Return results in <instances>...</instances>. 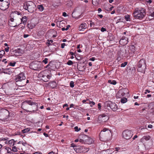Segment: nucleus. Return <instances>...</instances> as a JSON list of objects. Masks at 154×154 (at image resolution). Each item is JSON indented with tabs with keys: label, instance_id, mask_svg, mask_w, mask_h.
<instances>
[{
	"label": "nucleus",
	"instance_id": "9b49d317",
	"mask_svg": "<svg viewBox=\"0 0 154 154\" xmlns=\"http://www.w3.org/2000/svg\"><path fill=\"white\" fill-rule=\"evenodd\" d=\"M2 73L8 74H11L14 71V69L12 68H6L5 69L2 68Z\"/></svg>",
	"mask_w": 154,
	"mask_h": 154
},
{
	"label": "nucleus",
	"instance_id": "774afa93",
	"mask_svg": "<svg viewBox=\"0 0 154 154\" xmlns=\"http://www.w3.org/2000/svg\"><path fill=\"white\" fill-rule=\"evenodd\" d=\"M101 11H102L101 9L100 8H99L98 9V11L99 13L100 12H101Z\"/></svg>",
	"mask_w": 154,
	"mask_h": 154
},
{
	"label": "nucleus",
	"instance_id": "ea45409f",
	"mask_svg": "<svg viewBox=\"0 0 154 154\" xmlns=\"http://www.w3.org/2000/svg\"><path fill=\"white\" fill-rule=\"evenodd\" d=\"M16 63V62H14V63L10 62L9 63V65L10 66H14L15 65Z\"/></svg>",
	"mask_w": 154,
	"mask_h": 154
},
{
	"label": "nucleus",
	"instance_id": "39448f33",
	"mask_svg": "<svg viewBox=\"0 0 154 154\" xmlns=\"http://www.w3.org/2000/svg\"><path fill=\"white\" fill-rule=\"evenodd\" d=\"M10 4L9 0H0V9L5 10L8 8Z\"/></svg>",
	"mask_w": 154,
	"mask_h": 154
},
{
	"label": "nucleus",
	"instance_id": "9d476101",
	"mask_svg": "<svg viewBox=\"0 0 154 154\" xmlns=\"http://www.w3.org/2000/svg\"><path fill=\"white\" fill-rule=\"evenodd\" d=\"M107 106H109L113 111H116L118 109L117 106L115 103L110 101H107Z\"/></svg>",
	"mask_w": 154,
	"mask_h": 154
},
{
	"label": "nucleus",
	"instance_id": "a211bd4d",
	"mask_svg": "<svg viewBox=\"0 0 154 154\" xmlns=\"http://www.w3.org/2000/svg\"><path fill=\"white\" fill-rule=\"evenodd\" d=\"M85 138L86 137L87 138V139H86L85 140V142L86 143L90 144L93 142L94 140L92 139L89 137H87L86 136H85Z\"/></svg>",
	"mask_w": 154,
	"mask_h": 154
},
{
	"label": "nucleus",
	"instance_id": "4be33fe9",
	"mask_svg": "<svg viewBox=\"0 0 154 154\" xmlns=\"http://www.w3.org/2000/svg\"><path fill=\"white\" fill-rule=\"evenodd\" d=\"M130 50L134 53L136 51L135 47L133 45H131L129 47Z\"/></svg>",
	"mask_w": 154,
	"mask_h": 154
},
{
	"label": "nucleus",
	"instance_id": "c9c22d12",
	"mask_svg": "<svg viewBox=\"0 0 154 154\" xmlns=\"http://www.w3.org/2000/svg\"><path fill=\"white\" fill-rule=\"evenodd\" d=\"M92 2L93 5H97L98 4L96 0H92Z\"/></svg>",
	"mask_w": 154,
	"mask_h": 154
},
{
	"label": "nucleus",
	"instance_id": "8fccbe9b",
	"mask_svg": "<svg viewBox=\"0 0 154 154\" xmlns=\"http://www.w3.org/2000/svg\"><path fill=\"white\" fill-rule=\"evenodd\" d=\"M79 141L81 143H85L84 140L81 139L79 140Z\"/></svg>",
	"mask_w": 154,
	"mask_h": 154
},
{
	"label": "nucleus",
	"instance_id": "6e6d98bb",
	"mask_svg": "<svg viewBox=\"0 0 154 154\" xmlns=\"http://www.w3.org/2000/svg\"><path fill=\"white\" fill-rule=\"evenodd\" d=\"M145 91H146L145 92V94H146L147 93H149L150 92V91L149 90L147 89Z\"/></svg>",
	"mask_w": 154,
	"mask_h": 154
},
{
	"label": "nucleus",
	"instance_id": "69168bd1",
	"mask_svg": "<svg viewBox=\"0 0 154 154\" xmlns=\"http://www.w3.org/2000/svg\"><path fill=\"white\" fill-rule=\"evenodd\" d=\"M68 106V104H67V103H66V104H64L63 105V108H64V107H65V106H66V107H67V106Z\"/></svg>",
	"mask_w": 154,
	"mask_h": 154
},
{
	"label": "nucleus",
	"instance_id": "bf43d9fd",
	"mask_svg": "<svg viewBox=\"0 0 154 154\" xmlns=\"http://www.w3.org/2000/svg\"><path fill=\"white\" fill-rule=\"evenodd\" d=\"M137 135H135L134 136V137H133V140H134L137 137Z\"/></svg>",
	"mask_w": 154,
	"mask_h": 154
},
{
	"label": "nucleus",
	"instance_id": "338daca9",
	"mask_svg": "<svg viewBox=\"0 0 154 154\" xmlns=\"http://www.w3.org/2000/svg\"><path fill=\"white\" fill-rule=\"evenodd\" d=\"M74 106V105L73 103H72L70 105V106L69 108H72L73 107V106Z\"/></svg>",
	"mask_w": 154,
	"mask_h": 154
},
{
	"label": "nucleus",
	"instance_id": "0e129e2a",
	"mask_svg": "<svg viewBox=\"0 0 154 154\" xmlns=\"http://www.w3.org/2000/svg\"><path fill=\"white\" fill-rule=\"evenodd\" d=\"M33 154H42L40 152H38L34 153Z\"/></svg>",
	"mask_w": 154,
	"mask_h": 154
},
{
	"label": "nucleus",
	"instance_id": "f8f14e48",
	"mask_svg": "<svg viewBox=\"0 0 154 154\" xmlns=\"http://www.w3.org/2000/svg\"><path fill=\"white\" fill-rule=\"evenodd\" d=\"M129 93L128 90V89L126 88L120 90L118 93V95H119L120 97L124 96L125 94H128Z\"/></svg>",
	"mask_w": 154,
	"mask_h": 154
},
{
	"label": "nucleus",
	"instance_id": "a878e982",
	"mask_svg": "<svg viewBox=\"0 0 154 154\" xmlns=\"http://www.w3.org/2000/svg\"><path fill=\"white\" fill-rule=\"evenodd\" d=\"M37 8L41 12L43 11L44 9V7L42 5H38L37 6Z\"/></svg>",
	"mask_w": 154,
	"mask_h": 154
},
{
	"label": "nucleus",
	"instance_id": "a19ab883",
	"mask_svg": "<svg viewBox=\"0 0 154 154\" xmlns=\"http://www.w3.org/2000/svg\"><path fill=\"white\" fill-rule=\"evenodd\" d=\"M91 23L90 24V26L91 27H94L95 26V24L94 22H92L91 21H90Z\"/></svg>",
	"mask_w": 154,
	"mask_h": 154
},
{
	"label": "nucleus",
	"instance_id": "dca6fc26",
	"mask_svg": "<svg viewBox=\"0 0 154 154\" xmlns=\"http://www.w3.org/2000/svg\"><path fill=\"white\" fill-rule=\"evenodd\" d=\"M151 137L149 135L144 136L140 140V141L143 143H145L146 141L150 140Z\"/></svg>",
	"mask_w": 154,
	"mask_h": 154
},
{
	"label": "nucleus",
	"instance_id": "7c9ffc66",
	"mask_svg": "<svg viewBox=\"0 0 154 154\" xmlns=\"http://www.w3.org/2000/svg\"><path fill=\"white\" fill-rule=\"evenodd\" d=\"M125 19L127 21H130V16L128 15H126L125 16Z\"/></svg>",
	"mask_w": 154,
	"mask_h": 154
},
{
	"label": "nucleus",
	"instance_id": "2f4dec72",
	"mask_svg": "<svg viewBox=\"0 0 154 154\" xmlns=\"http://www.w3.org/2000/svg\"><path fill=\"white\" fill-rule=\"evenodd\" d=\"M74 129L75 131L78 132L81 130L80 128H79L78 126H75L74 127Z\"/></svg>",
	"mask_w": 154,
	"mask_h": 154
},
{
	"label": "nucleus",
	"instance_id": "5fc2aeb1",
	"mask_svg": "<svg viewBox=\"0 0 154 154\" xmlns=\"http://www.w3.org/2000/svg\"><path fill=\"white\" fill-rule=\"evenodd\" d=\"M95 60V58L94 57H92L89 60L94 61Z\"/></svg>",
	"mask_w": 154,
	"mask_h": 154
},
{
	"label": "nucleus",
	"instance_id": "c03bdc74",
	"mask_svg": "<svg viewBox=\"0 0 154 154\" xmlns=\"http://www.w3.org/2000/svg\"><path fill=\"white\" fill-rule=\"evenodd\" d=\"M9 47H7L5 49V50L6 52H8L9 51Z\"/></svg>",
	"mask_w": 154,
	"mask_h": 154
},
{
	"label": "nucleus",
	"instance_id": "ddd939ff",
	"mask_svg": "<svg viewBox=\"0 0 154 154\" xmlns=\"http://www.w3.org/2000/svg\"><path fill=\"white\" fill-rule=\"evenodd\" d=\"M14 54L17 56H21L24 53V51L20 48H18L15 50L14 51Z\"/></svg>",
	"mask_w": 154,
	"mask_h": 154
},
{
	"label": "nucleus",
	"instance_id": "4468645a",
	"mask_svg": "<svg viewBox=\"0 0 154 154\" xmlns=\"http://www.w3.org/2000/svg\"><path fill=\"white\" fill-rule=\"evenodd\" d=\"M26 103L28 104L29 105L31 106L32 105H35L37 107L38 106L37 104L35 102H32L31 100H26L22 104V106H23L24 105H25Z\"/></svg>",
	"mask_w": 154,
	"mask_h": 154
},
{
	"label": "nucleus",
	"instance_id": "680f3d73",
	"mask_svg": "<svg viewBox=\"0 0 154 154\" xmlns=\"http://www.w3.org/2000/svg\"><path fill=\"white\" fill-rule=\"evenodd\" d=\"M29 36V35L27 34H24L23 35V37L24 38H26L27 37Z\"/></svg>",
	"mask_w": 154,
	"mask_h": 154
},
{
	"label": "nucleus",
	"instance_id": "37998d69",
	"mask_svg": "<svg viewBox=\"0 0 154 154\" xmlns=\"http://www.w3.org/2000/svg\"><path fill=\"white\" fill-rule=\"evenodd\" d=\"M101 31L102 32H103L104 31H106V29L105 28H104L103 27H102L101 28Z\"/></svg>",
	"mask_w": 154,
	"mask_h": 154
},
{
	"label": "nucleus",
	"instance_id": "aec40b11",
	"mask_svg": "<svg viewBox=\"0 0 154 154\" xmlns=\"http://www.w3.org/2000/svg\"><path fill=\"white\" fill-rule=\"evenodd\" d=\"M27 20V18L26 16H24L21 19V22L24 25H26Z\"/></svg>",
	"mask_w": 154,
	"mask_h": 154
},
{
	"label": "nucleus",
	"instance_id": "052dcab7",
	"mask_svg": "<svg viewBox=\"0 0 154 154\" xmlns=\"http://www.w3.org/2000/svg\"><path fill=\"white\" fill-rule=\"evenodd\" d=\"M21 144L23 145L24 146H25L26 144V142H22Z\"/></svg>",
	"mask_w": 154,
	"mask_h": 154
},
{
	"label": "nucleus",
	"instance_id": "c756f323",
	"mask_svg": "<svg viewBox=\"0 0 154 154\" xmlns=\"http://www.w3.org/2000/svg\"><path fill=\"white\" fill-rule=\"evenodd\" d=\"M30 130V128H26L22 130L23 133H26L28 132Z\"/></svg>",
	"mask_w": 154,
	"mask_h": 154
},
{
	"label": "nucleus",
	"instance_id": "1a4fd4ad",
	"mask_svg": "<svg viewBox=\"0 0 154 154\" xmlns=\"http://www.w3.org/2000/svg\"><path fill=\"white\" fill-rule=\"evenodd\" d=\"M26 78L23 72H21L16 76L15 80L16 82L21 81L25 79Z\"/></svg>",
	"mask_w": 154,
	"mask_h": 154
},
{
	"label": "nucleus",
	"instance_id": "f704fd0d",
	"mask_svg": "<svg viewBox=\"0 0 154 154\" xmlns=\"http://www.w3.org/2000/svg\"><path fill=\"white\" fill-rule=\"evenodd\" d=\"M28 26L30 29H32L34 27V25H32L31 24H28Z\"/></svg>",
	"mask_w": 154,
	"mask_h": 154
},
{
	"label": "nucleus",
	"instance_id": "e433bc0d",
	"mask_svg": "<svg viewBox=\"0 0 154 154\" xmlns=\"http://www.w3.org/2000/svg\"><path fill=\"white\" fill-rule=\"evenodd\" d=\"M73 63L72 61L69 60L67 62V64L69 65H71L73 64Z\"/></svg>",
	"mask_w": 154,
	"mask_h": 154
},
{
	"label": "nucleus",
	"instance_id": "412c9836",
	"mask_svg": "<svg viewBox=\"0 0 154 154\" xmlns=\"http://www.w3.org/2000/svg\"><path fill=\"white\" fill-rule=\"evenodd\" d=\"M119 42L122 45H125L127 43L128 41L126 39H122L120 40Z\"/></svg>",
	"mask_w": 154,
	"mask_h": 154
},
{
	"label": "nucleus",
	"instance_id": "13d9d810",
	"mask_svg": "<svg viewBox=\"0 0 154 154\" xmlns=\"http://www.w3.org/2000/svg\"><path fill=\"white\" fill-rule=\"evenodd\" d=\"M66 30H67L69 29V28L70 27V26L69 25L66 26Z\"/></svg>",
	"mask_w": 154,
	"mask_h": 154
},
{
	"label": "nucleus",
	"instance_id": "49530a36",
	"mask_svg": "<svg viewBox=\"0 0 154 154\" xmlns=\"http://www.w3.org/2000/svg\"><path fill=\"white\" fill-rule=\"evenodd\" d=\"M120 149L119 147H116L115 148V150L116 151L118 152Z\"/></svg>",
	"mask_w": 154,
	"mask_h": 154
},
{
	"label": "nucleus",
	"instance_id": "f03ea898",
	"mask_svg": "<svg viewBox=\"0 0 154 154\" xmlns=\"http://www.w3.org/2000/svg\"><path fill=\"white\" fill-rule=\"evenodd\" d=\"M23 7L24 8L29 12L32 13L35 10L36 5L32 2H29L24 3Z\"/></svg>",
	"mask_w": 154,
	"mask_h": 154
},
{
	"label": "nucleus",
	"instance_id": "423d86ee",
	"mask_svg": "<svg viewBox=\"0 0 154 154\" xmlns=\"http://www.w3.org/2000/svg\"><path fill=\"white\" fill-rule=\"evenodd\" d=\"M133 135V133L131 130H126L123 131L122 133V137L125 139H130Z\"/></svg>",
	"mask_w": 154,
	"mask_h": 154
},
{
	"label": "nucleus",
	"instance_id": "5701e85b",
	"mask_svg": "<svg viewBox=\"0 0 154 154\" xmlns=\"http://www.w3.org/2000/svg\"><path fill=\"white\" fill-rule=\"evenodd\" d=\"M57 84L56 82H53L50 83V86L52 88H54L57 86Z\"/></svg>",
	"mask_w": 154,
	"mask_h": 154
},
{
	"label": "nucleus",
	"instance_id": "a18cd8bd",
	"mask_svg": "<svg viewBox=\"0 0 154 154\" xmlns=\"http://www.w3.org/2000/svg\"><path fill=\"white\" fill-rule=\"evenodd\" d=\"M66 45V44L65 43H63L61 45V48H64L65 45Z\"/></svg>",
	"mask_w": 154,
	"mask_h": 154
},
{
	"label": "nucleus",
	"instance_id": "bb28decb",
	"mask_svg": "<svg viewBox=\"0 0 154 154\" xmlns=\"http://www.w3.org/2000/svg\"><path fill=\"white\" fill-rule=\"evenodd\" d=\"M108 82L111 84L115 85L116 84V82L115 80H111L108 81Z\"/></svg>",
	"mask_w": 154,
	"mask_h": 154
},
{
	"label": "nucleus",
	"instance_id": "0eeeda50",
	"mask_svg": "<svg viewBox=\"0 0 154 154\" xmlns=\"http://www.w3.org/2000/svg\"><path fill=\"white\" fill-rule=\"evenodd\" d=\"M40 77H41L42 79L44 82H48L51 78V75L50 74H48L46 71L42 72L40 74Z\"/></svg>",
	"mask_w": 154,
	"mask_h": 154
},
{
	"label": "nucleus",
	"instance_id": "3c124183",
	"mask_svg": "<svg viewBox=\"0 0 154 154\" xmlns=\"http://www.w3.org/2000/svg\"><path fill=\"white\" fill-rule=\"evenodd\" d=\"M10 22H13L14 21V19L13 18H11L10 19Z\"/></svg>",
	"mask_w": 154,
	"mask_h": 154
},
{
	"label": "nucleus",
	"instance_id": "79ce46f5",
	"mask_svg": "<svg viewBox=\"0 0 154 154\" xmlns=\"http://www.w3.org/2000/svg\"><path fill=\"white\" fill-rule=\"evenodd\" d=\"M0 54L2 55H3L5 54V52L4 50H2L0 51Z\"/></svg>",
	"mask_w": 154,
	"mask_h": 154
},
{
	"label": "nucleus",
	"instance_id": "864d4df0",
	"mask_svg": "<svg viewBox=\"0 0 154 154\" xmlns=\"http://www.w3.org/2000/svg\"><path fill=\"white\" fill-rule=\"evenodd\" d=\"M95 104V103L93 101H92L91 103L90 104V106L91 107H92L93 105H94Z\"/></svg>",
	"mask_w": 154,
	"mask_h": 154
},
{
	"label": "nucleus",
	"instance_id": "393cba45",
	"mask_svg": "<svg viewBox=\"0 0 154 154\" xmlns=\"http://www.w3.org/2000/svg\"><path fill=\"white\" fill-rule=\"evenodd\" d=\"M3 150L8 153H10L11 151V149L8 147H6Z\"/></svg>",
	"mask_w": 154,
	"mask_h": 154
},
{
	"label": "nucleus",
	"instance_id": "cd10ccee",
	"mask_svg": "<svg viewBox=\"0 0 154 154\" xmlns=\"http://www.w3.org/2000/svg\"><path fill=\"white\" fill-rule=\"evenodd\" d=\"M127 101V99L125 97H123L121 98V102L122 103H124L126 102Z\"/></svg>",
	"mask_w": 154,
	"mask_h": 154
},
{
	"label": "nucleus",
	"instance_id": "09e8293b",
	"mask_svg": "<svg viewBox=\"0 0 154 154\" xmlns=\"http://www.w3.org/2000/svg\"><path fill=\"white\" fill-rule=\"evenodd\" d=\"M98 108L99 110H100L101 109V104L100 103H98L97 105Z\"/></svg>",
	"mask_w": 154,
	"mask_h": 154
},
{
	"label": "nucleus",
	"instance_id": "f3484780",
	"mask_svg": "<svg viewBox=\"0 0 154 154\" xmlns=\"http://www.w3.org/2000/svg\"><path fill=\"white\" fill-rule=\"evenodd\" d=\"M87 25L85 23H81L79 27V30L80 31H83L87 28Z\"/></svg>",
	"mask_w": 154,
	"mask_h": 154
},
{
	"label": "nucleus",
	"instance_id": "e2e57ef3",
	"mask_svg": "<svg viewBox=\"0 0 154 154\" xmlns=\"http://www.w3.org/2000/svg\"><path fill=\"white\" fill-rule=\"evenodd\" d=\"M43 134L46 137H48V134H46L45 133H44Z\"/></svg>",
	"mask_w": 154,
	"mask_h": 154
},
{
	"label": "nucleus",
	"instance_id": "de8ad7c7",
	"mask_svg": "<svg viewBox=\"0 0 154 154\" xmlns=\"http://www.w3.org/2000/svg\"><path fill=\"white\" fill-rule=\"evenodd\" d=\"M150 15L152 17H154V11L152 13L150 12Z\"/></svg>",
	"mask_w": 154,
	"mask_h": 154
},
{
	"label": "nucleus",
	"instance_id": "4d7b16f0",
	"mask_svg": "<svg viewBox=\"0 0 154 154\" xmlns=\"http://www.w3.org/2000/svg\"><path fill=\"white\" fill-rule=\"evenodd\" d=\"M148 127L149 128H152L153 126L151 125H149L148 126Z\"/></svg>",
	"mask_w": 154,
	"mask_h": 154
},
{
	"label": "nucleus",
	"instance_id": "473e14b6",
	"mask_svg": "<svg viewBox=\"0 0 154 154\" xmlns=\"http://www.w3.org/2000/svg\"><path fill=\"white\" fill-rule=\"evenodd\" d=\"M127 64V62H125L124 63L121 64V67H124Z\"/></svg>",
	"mask_w": 154,
	"mask_h": 154
},
{
	"label": "nucleus",
	"instance_id": "58836bf2",
	"mask_svg": "<svg viewBox=\"0 0 154 154\" xmlns=\"http://www.w3.org/2000/svg\"><path fill=\"white\" fill-rule=\"evenodd\" d=\"M12 150L14 152H17V148L15 146H14L12 147Z\"/></svg>",
	"mask_w": 154,
	"mask_h": 154
},
{
	"label": "nucleus",
	"instance_id": "7ed1b4c3",
	"mask_svg": "<svg viewBox=\"0 0 154 154\" xmlns=\"http://www.w3.org/2000/svg\"><path fill=\"white\" fill-rule=\"evenodd\" d=\"M111 132L108 129L104 128L101 131L100 134V139L101 141H103L106 138L110 136Z\"/></svg>",
	"mask_w": 154,
	"mask_h": 154
},
{
	"label": "nucleus",
	"instance_id": "b1692460",
	"mask_svg": "<svg viewBox=\"0 0 154 154\" xmlns=\"http://www.w3.org/2000/svg\"><path fill=\"white\" fill-rule=\"evenodd\" d=\"M5 143H8L9 144L14 145V140H11L9 141H7L6 142H5Z\"/></svg>",
	"mask_w": 154,
	"mask_h": 154
},
{
	"label": "nucleus",
	"instance_id": "20e7f679",
	"mask_svg": "<svg viewBox=\"0 0 154 154\" xmlns=\"http://www.w3.org/2000/svg\"><path fill=\"white\" fill-rule=\"evenodd\" d=\"M146 69V62L144 59H142L139 61L137 70L138 71L144 73Z\"/></svg>",
	"mask_w": 154,
	"mask_h": 154
},
{
	"label": "nucleus",
	"instance_id": "2eb2a0df",
	"mask_svg": "<svg viewBox=\"0 0 154 154\" xmlns=\"http://www.w3.org/2000/svg\"><path fill=\"white\" fill-rule=\"evenodd\" d=\"M66 23V22L64 20L61 21H58L56 22V24L57 26L60 28L65 26Z\"/></svg>",
	"mask_w": 154,
	"mask_h": 154
},
{
	"label": "nucleus",
	"instance_id": "4c0bfd02",
	"mask_svg": "<svg viewBox=\"0 0 154 154\" xmlns=\"http://www.w3.org/2000/svg\"><path fill=\"white\" fill-rule=\"evenodd\" d=\"M48 59L47 58H45L44 60L42 61V62L44 63L45 64L48 63Z\"/></svg>",
	"mask_w": 154,
	"mask_h": 154
},
{
	"label": "nucleus",
	"instance_id": "72a5a7b5",
	"mask_svg": "<svg viewBox=\"0 0 154 154\" xmlns=\"http://www.w3.org/2000/svg\"><path fill=\"white\" fill-rule=\"evenodd\" d=\"M71 88H73L74 86V82L73 81H71L69 84Z\"/></svg>",
	"mask_w": 154,
	"mask_h": 154
},
{
	"label": "nucleus",
	"instance_id": "f257e3e1",
	"mask_svg": "<svg viewBox=\"0 0 154 154\" xmlns=\"http://www.w3.org/2000/svg\"><path fill=\"white\" fill-rule=\"evenodd\" d=\"M146 14L145 10L142 8H137L133 13V16L136 18L142 19Z\"/></svg>",
	"mask_w": 154,
	"mask_h": 154
},
{
	"label": "nucleus",
	"instance_id": "6ab92c4d",
	"mask_svg": "<svg viewBox=\"0 0 154 154\" xmlns=\"http://www.w3.org/2000/svg\"><path fill=\"white\" fill-rule=\"evenodd\" d=\"M32 68L35 70H38L40 68V65H37V64L32 63Z\"/></svg>",
	"mask_w": 154,
	"mask_h": 154
},
{
	"label": "nucleus",
	"instance_id": "c85d7f7f",
	"mask_svg": "<svg viewBox=\"0 0 154 154\" xmlns=\"http://www.w3.org/2000/svg\"><path fill=\"white\" fill-rule=\"evenodd\" d=\"M9 24L11 27H15L17 25L16 23H14L13 22H9Z\"/></svg>",
	"mask_w": 154,
	"mask_h": 154
},
{
	"label": "nucleus",
	"instance_id": "603ef678",
	"mask_svg": "<svg viewBox=\"0 0 154 154\" xmlns=\"http://www.w3.org/2000/svg\"><path fill=\"white\" fill-rule=\"evenodd\" d=\"M63 15L64 16V17H66L67 16V15L66 14V13L65 12H64L63 13Z\"/></svg>",
	"mask_w": 154,
	"mask_h": 154
},
{
	"label": "nucleus",
	"instance_id": "6e6552de",
	"mask_svg": "<svg viewBox=\"0 0 154 154\" xmlns=\"http://www.w3.org/2000/svg\"><path fill=\"white\" fill-rule=\"evenodd\" d=\"M108 119L107 116L104 114H102L98 116L97 121L98 123H101L106 122Z\"/></svg>",
	"mask_w": 154,
	"mask_h": 154
}]
</instances>
